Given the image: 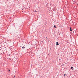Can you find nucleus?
<instances>
[{"mask_svg":"<svg viewBox=\"0 0 78 78\" xmlns=\"http://www.w3.org/2000/svg\"><path fill=\"white\" fill-rule=\"evenodd\" d=\"M59 44L58 43V42H56V45H59Z\"/></svg>","mask_w":78,"mask_h":78,"instance_id":"1","label":"nucleus"},{"mask_svg":"<svg viewBox=\"0 0 78 78\" xmlns=\"http://www.w3.org/2000/svg\"><path fill=\"white\" fill-rule=\"evenodd\" d=\"M71 69H72V70H73V68L72 67H71Z\"/></svg>","mask_w":78,"mask_h":78,"instance_id":"2","label":"nucleus"},{"mask_svg":"<svg viewBox=\"0 0 78 78\" xmlns=\"http://www.w3.org/2000/svg\"><path fill=\"white\" fill-rule=\"evenodd\" d=\"M70 31H72V29L71 28V27H70Z\"/></svg>","mask_w":78,"mask_h":78,"instance_id":"3","label":"nucleus"},{"mask_svg":"<svg viewBox=\"0 0 78 78\" xmlns=\"http://www.w3.org/2000/svg\"><path fill=\"white\" fill-rule=\"evenodd\" d=\"M54 28H56V25H55L54 26Z\"/></svg>","mask_w":78,"mask_h":78,"instance_id":"4","label":"nucleus"},{"mask_svg":"<svg viewBox=\"0 0 78 78\" xmlns=\"http://www.w3.org/2000/svg\"><path fill=\"white\" fill-rule=\"evenodd\" d=\"M22 48H23V49L25 48V47L23 46V47H22Z\"/></svg>","mask_w":78,"mask_h":78,"instance_id":"5","label":"nucleus"},{"mask_svg":"<svg viewBox=\"0 0 78 78\" xmlns=\"http://www.w3.org/2000/svg\"><path fill=\"white\" fill-rule=\"evenodd\" d=\"M66 74H64V76H66Z\"/></svg>","mask_w":78,"mask_h":78,"instance_id":"6","label":"nucleus"},{"mask_svg":"<svg viewBox=\"0 0 78 78\" xmlns=\"http://www.w3.org/2000/svg\"><path fill=\"white\" fill-rule=\"evenodd\" d=\"M35 12H37V11H36V10Z\"/></svg>","mask_w":78,"mask_h":78,"instance_id":"7","label":"nucleus"},{"mask_svg":"<svg viewBox=\"0 0 78 78\" xmlns=\"http://www.w3.org/2000/svg\"><path fill=\"white\" fill-rule=\"evenodd\" d=\"M22 10H23V9H22Z\"/></svg>","mask_w":78,"mask_h":78,"instance_id":"8","label":"nucleus"}]
</instances>
